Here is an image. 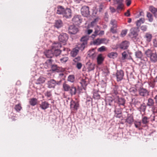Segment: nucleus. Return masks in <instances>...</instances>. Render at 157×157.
Here are the masks:
<instances>
[{
	"label": "nucleus",
	"mask_w": 157,
	"mask_h": 157,
	"mask_svg": "<svg viewBox=\"0 0 157 157\" xmlns=\"http://www.w3.org/2000/svg\"><path fill=\"white\" fill-rule=\"evenodd\" d=\"M114 4L117 5V11L119 13L124 9V4L123 0H114Z\"/></svg>",
	"instance_id": "7ed1b4c3"
},
{
	"label": "nucleus",
	"mask_w": 157,
	"mask_h": 157,
	"mask_svg": "<svg viewBox=\"0 0 157 157\" xmlns=\"http://www.w3.org/2000/svg\"><path fill=\"white\" fill-rule=\"evenodd\" d=\"M154 100L152 98H149L148 100V102L147 105L149 106H152L154 105Z\"/></svg>",
	"instance_id": "e433bc0d"
},
{
	"label": "nucleus",
	"mask_w": 157,
	"mask_h": 157,
	"mask_svg": "<svg viewBox=\"0 0 157 157\" xmlns=\"http://www.w3.org/2000/svg\"><path fill=\"white\" fill-rule=\"evenodd\" d=\"M53 60L51 59L47 60L44 64V66L46 68L51 67Z\"/></svg>",
	"instance_id": "b1692460"
},
{
	"label": "nucleus",
	"mask_w": 157,
	"mask_h": 157,
	"mask_svg": "<svg viewBox=\"0 0 157 157\" xmlns=\"http://www.w3.org/2000/svg\"><path fill=\"white\" fill-rule=\"evenodd\" d=\"M58 38L60 42L65 43L68 39V36L66 33H62L59 35Z\"/></svg>",
	"instance_id": "423d86ee"
},
{
	"label": "nucleus",
	"mask_w": 157,
	"mask_h": 157,
	"mask_svg": "<svg viewBox=\"0 0 157 157\" xmlns=\"http://www.w3.org/2000/svg\"><path fill=\"white\" fill-rule=\"evenodd\" d=\"M78 31V29L74 25H71L69 27L68 32L70 34H75L77 33Z\"/></svg>",
	"instance_id": "9b49d317"
},
{
	"label": "nucleus",
	"mask_w": 157,
	"mask_h": 157,
	"mask_svg": "<svg viewBox=\"0 0 157 157\" xmlns=\"http://www.w3.org/2000/svg\"><path fill=\"white\" fill-rule=\"evenodd\" d=\"M145 54L150 58L151 62L155 63L157 62V54L155 51L148 49L145 51Z\"/></svg>",
	"instance_id": "f257e3e1"
},
{
	"label": "nucleus",
	"mask_w": 157,
	"mask_h": 157,
	"mask_svg": "<svg viewBox=\"0 0 157 157\" xmlns=\"http://www.w3.org/2000/svg\"><path fill=\"white\" fill-rule=\"evenodd\" d=\"M61 47V45L59 43H57L54 44L52 46V48H59Z\"/></svg>",
	"instance_id": "de8ad7c7"
},
{
	"label": "nucleus",
	"mask_w": 157,
	"mask_h": 157,
	"mask_svg": "<svg viewBox=\"0 0 157 157\" xmlns=\"http://www.w3.org/2000/svg\"><path fill=\"white\" fill-rule=\"evenodd\" d=\"M125 103V100L122 98L118 99V103L119 105H124Z\"/></svg>",
	"instance_id": "ea45409f"
},
{
	"label": "nucleus",
	"mask_w": 157,
	"mask_h": 157,
	"mask_svg": "<svg viewBox=\"0 0 157 157\" xmlns=\"http://www.w3.org/2000/svg\"><path fill=\"white\" fill-rule=\"evenodd\" d=\"M86 45L85 43H82L78 45L77 48L79 50L82 51L84 49Z\"/></svg>",
	"instance_id": "cd10ccee"
},
{
	"label": "nucleus",
	"mask_w": 157,
	"mask_h": 157,
	"mask_svg": "<svg viewBox=\"0 0 157 157\" xmlns=\"http://www.w3.org/2000/svg\"><path fill=\"white\" fill-rule=\"evenodd\" d=\"M80 59L81 58L80 56H78L75 58L73 59V61L74 62V63H73V64L75 65L77 63H78V62L80 61Z\"/></svg>",
	"instance_id": "864d4df0"
},
{
	"label": "nucleus",
	"mask_w": 157,
	"mask_h": 157,
	"mask_svg": "<svg viewBox=\"0 0 157 157\" xmlns=\"http://www.w3.org/2000/svg\"><path fill=\"white\" fill-rule=\"evenodd\" d=\"M71 86L67 83L65 82L63 83V89L64 91H68Z\"/></svg>",
	"instance_id": "bb28decb"
},
{
	"label": "nucleus",
	"mask_w": 157,
	"mask_h": 157,
	"mask_svg": "<svg viewBox=\"0 0 157 157\" xmlns=\"http://www.w3.org/2000/svg\"><path fill=\"white\" fill-rule=\"evenodd\" d=\"M124 76V72L122 70H117L116 73L117 81L118 82L121 81Z\"/></svg>",
	"instance_id": "6e6552de"
},
{
	"label": "nucleus",
	"mask_w": 157,
	"mask_h": 157,
	"mask_svg": "<svg viewBox=\"0 0 157 157\" xmlns=\"http://www.w3.org/2000/svg\"><path fill=\"white\" fill-rule=\"evenodd\" d=\"M147 16L148 19V20L149 21L151 22L153 21L152 15L149 12H147Z\"/></svg>",
	"instance_id": "49530a36"
},
{
	"label": "nucleus",
	"mask_w": 157,
	"mask_h": 157,
	"mask_svg": "<svg viewBox=\"0 0 157 157\" xmlns=\"http://www.w3.org/2000/svg\"><path fill=\"white\" fill-rule=\"evenodd\" d=\"M63 16L66 18H69L71 17V11L69 8L65 9L63 12Z\"/></svg>",
	"instance_id": "9d476101"
},
{
	"label": "nucleus",
	"mask_w": 157,
	"mask_h": 157,
	"mask_svg": "<svg viewBox=\"0 0 157 157\" xmlns=\"http://www.w3.org/2000/svg\"><path fill=\"white\" fill-rule=\"evenodd\" d=\"M110 24L113 25L112 27L113 28L117 27V21L115 20H112L110 21Z\"/></svg>",
	"instance_id": "3c124183"
},
{
	"label": "nucleus",
	"mask_w": 157,
	"mask_h": 157,
	"mask_svg": "<svg viewBox=\"0 0 157 157\" xmlns=\"http://www.w3.org/2000/svg\"><path fill=\"white\" fill-rule=\"evenodd\" d=\"M86 67L89 71L93 70L94 68L95 64L90 62H87L86 63Z\"/></svg>",
	"instance_id": "a211bd4d"
},
{
	"label": "nucleus",
	"mask_w": 157,
	"mask_h": 157,
	"mask_svg": "<svg viewBox=\"0 0 157 157\" xmlns=\"http://www.w3.org/2000/svg\"><path fill=\"white\" fill-rule=\"evenodd\" d=\"M61 82V81H56L54 79H50L47 81V87L50 89H54L56 86L60 85Z\"/></svg>",
	"instance_id": "f03ea898"
},
{
	"label": "nucleus",
	"mask_w": 157,
	"mask_h": 157,
	"mask_svg": "<svg viewBox=\"0 0 157 157\" xmlns=\"http://www.w3.org/2000/svg\"><path fill=\"white\" fill-rule=\"evenodd\" d=\"M101 44H107L108 42V40L105 38L100 39Z\"/></svg>",
	"instance_id": "603ef678"
},
{
	"label": "nucleus",
	"mask_w": 157,
	"mask_h": 157,
	"mask_svg": "<svg viewBox=\"0 0 157 157\" xmlns=\"http://www.w3.org/2000/svg\"><path fill=\"white\" fill-rule=\"evenodd\" d=\"M70 109L71 111H77L79 106V102L77 101L71 100L70 101Z\"/></svg>",
	"instance_id": "20e7f679"
},
{
	"label": "nucleus",
	"mask_w": 157,
	"mask_h": 157,
	"mask_svg": "<svg viewBox=\"0 0 157 157\" xmlns=\"http://www.w3.org/2000/svg\"><path fill=\"white\" fill-rule=\"evenodd\" d=\"M152 111L153 113L155 114V113H157V105L154 106V105L152 106Z\"/></svg>",
	"instance_id": "4d7b16f0"
},
{
	"label": "nucleus",
	"mask_w": 157,
	"mask_h": 157,
	"mask_svg": "<svg viewBox=\"0 0 157 157\" xmlns=\"http://www.w3.org/2000/svg\"><path fill=\"white\" fill-rule=\"evenodd\" d=\"M52 52L53 53V56H57L60 55L61 53V50L59 48H52Z\"/></svg>",
	"instance_id": "5701e85b"
},
{
	"label": "nucleus",
	"mask_w": 157,
	"mask_h": 157,
	"mask_svg": "<svg viewBox=\"0 0 157 157\" xmlns=\"http://www.w3.org/2000/svg\"><path fill=\"white\" fill-rule=\"evenodd\" d=\"M105 47L104 46H102L98 49V51L102 52L105 51Z\"/></svg>",
	"instance_id": "052dcab7"
},
{
	"label": "nucleus",
	"mask_w": 157,
	"mask_h": 157,
	"mask_svg": "<svg viewBox=\"0 0 157 157\" xmlns=\"http://www.w3.org/2000/svg\"><path fill=\"white\" fill-rule=\"evenodd\" d=\"M142 123L145 124H147L149 122L148 118L146 116L142 117Z\"/></svg>",
	"instance_id": "c03bdc74"
},
{
	"label": "nucleus",
	"mask_w": 157,
	"mask_h": 157,
	"mask_svg": "<svg viewBox=\"0 0 157 157\" xmlns=\"http://www.w3.org/2000/svg\"><path fill=\"white\" fill-rule=\"evenodd\" d=\"M152 37V35L148 33H146L144 36V38H145L146 40L148 42L151 41Z\"/></svg>",
	"instance_id": "473e14b6"
},
{
	"label": "nucleus",
	"mask_w": 157,
	"mask_h": 157,
	"mask_svg": "<svg viewBox=\"0 0 157 157\" xmlns=\"http://www.w3.org/2000/svg\"><path fill=\"white\" fill-rule=\"evenodd\" d=\"M115 114H118V115H121V111L120 109H116L114 110Z\"/></svg>",
	"instance_id": "680f3d73"
},
{
	"label": "nucleus",
	"mask_w": 157,
	"mask_h": 157,
	"mask_svg": "<svg viewBox=\"0 0 157 157\" xmlns=\"http://www.w3.org/2000/svg\"><path fill=\"white\" fill-rule=\"evenodd\" d=\"M149 10L155 15V16L157 17V9L152 6H151L149 7Z\"/></svg>",
	"instance_id": "c85d7f7f"
},
{
	"label": "nucleus",
	"mask_w": 157,
	"mask_h": 157,
	"mask_svg": "<svg viewBox=\"0 0 157 157\" xmlns=\"http://www.w3.org/2000/svg\"><path fill=\"white\" fill-rule=\"evenodd\" d=\"M97 62L98 64H100L103 62L104 58L102 56V55H99L97 58Z\"/></svg>",
	"instance_id": "f704fd0d"
},
{
	"label": "nucleus",
	"mask_w": 157,
	"mask_h": 157,
	"mask_svg": "<svg viewBox=\"0 0 157 157\" xmlns=\"http://www.w3.org/2000/svg\"><path fill=\"white\" fill-rule=\"evenodd\" d=\"M49 104L46 101H42L40 104V108L43 110H45L49 107Z\"/></svg>",
	"instance_id": "ddd939ff"
},
{
	"label": "nucleus",
	"mask_w": 157,
	"mask_h": 157,
	"mask_svg": "<svg viewBox=\"0 0 157 157\" xmlns=\"http://www.w3.org/2000/svg\"><path fill=\"white\" fill-rule=\"evenodd\" d=\"M93 97L94 98L98 99L100 98V95L98 93H95L94 94Z\"/></svg>",
	"instance_id": "e2e57ef3"
},
{
	"label": "nucleus",
	"mask_w": 157,
	"mask_h": 157,
	"mask_svg": "<svg viewBox=\"0 0 157 157\" xmlns=\"http://www.w3.org/2000/svg\"><path fill=\"white\" fill-rule=\"evenodd\" d=\"M65 9L61 6L58 7L57 13L59 14H63Z\"/></svg>",
	"instance_id": "c756f323"
},
{
	"label": "nucleus",
	"mask_w": 157,
	"mask_h": 157,
	"mask_svg": "<svg viewBox=\"0 0 157 157\" xmlns=\"http://www.w3.org/2000/svg\"><path fill=\"white\" fill-rule=\"evenodd\" d=\"M139 95L142 97H145L147 96L149 94V91L143 87H140L138 90Z\"/></svg>",
	"instance_id": "39448f33"
},
{
	"label": "nucleus",
	"mask_w": 157,
	"mask_h": 157,
	"mask_svg": "<svg viewBox=\"0 0 157 157\" xmlns=\"http://www.w3.org/2000/svg\"><path fill=\"white\" fill-rule=\"evenodd\" d=\"M133 116L131 115L128 116L126 119V122H127L129 124H132L133 122Z\"/></svg>",
	"instance_id": "393cba45"
},
{
	"label": "nucleus",
	"mask_w": 157,
	"mask_h": 157,
	"mask_svg": "<svg viewBox=\"0 0 157 157\" xmlns=\"http://www.w3.org/2000/svg\"><path fill=\"white\" fill-rule=\"evenodd\" d=\"M45 96L47 98H50L52 96L51 91H47L44 93Z\"/></svg>",
	"instance_id": "8fccbe9b"
},
{
	"label": "nucleus",
	"mask_w": 157,
	"mask_h": 157,
	"mask_svg": "<svg viewBox=\"0 0 157 157\" xmlns=\"http://www.w3.org/2000/svg\"><path fill=\"white\" fill-rule=\"evenodd\" d=\"M63 23L60 20H58L55 21L54 26L56 28L59 29L63 26Z\"/></svg>",
	"instance_id": "6ab92c4d"
},
{
	"label": "nucleus",
	"mask_w": 157,
	"mask_h": 157,
	"mask_svg": "<svg viewBox=\"0 0 157 157\" xmlns=\"http://www.w3.org/2000/svg\"><path fill=\"white\" fill-rule=\"evenodd\" d=\"M128 30L127 29H125L124 30H123L121 33V35L123 37L125 36L127 33Z\"/></svg>",
	"instance_id": "13d9d810"
},
{
	"label": "nucleus",
	"mask_w": 157,
	"mask_h": 157,
	"mask_svg": "<svg viewBox=\"0 0 157 157\" xmlns=\"http://www.w3.org/2000/svg\"><path fill=\"white\" fill-rule=\"evenodd\" d=\"M68 81L71 82H73L75 81V76L74 75H70L68 77Z\"/></svg>",
	"instance_id": "a18cd8bd"
},
{
	"label": "nucleus",
	"mask_w": 157,
	"mask_h": 157,
	"mask_svg": "<svg viewBox=\"0 0 157 157\" xmlns=\"http://www.w3.org/2000/svg\"><path fill=\"white\" fill-rule=\"evenodd\" d=\"M37 103V99L36 98H32L30 99L29 103L31 105L34 106Z\"/></svg>",
	"instance_id": "7c9ffc66"
},
{
	"label": "nucleus",
	"mask_w": 157,
	"mask_h": 157,
	"mask_svg": "<svg viewBox=\"0 0 157 157\" xmlns=\"http://www.w3.org/2000/svg\"><path fill=\"white\" fill-rule=\"evenodd\" d=\"M22 108L21 104L20 103L16 105L14 107V109L16 111L18 112L21 110Z\"/></svg>",
	"instance_id": "37998d69"
},
{
	"label": "nucleus",
	"mask_w": 157,
	"mask_h": 157,
	"mask_svg": "<svg viewBox=\"0 0 157 157\" xmlns=\"http://www.w3.org/2000/svg\"><path fill=\"white\" fill-rule=\"evenodd\" d=\"M145 21L144 18H142L139 20H137L136 22V26L138 27H139L141 24H143Z\"/></svg>",
	"instance_id": "72a5a7b5"
},
{
	"label": "nucleus",
	"mask_w": 157,
	"mask_h": 157,
	"mask_svg": "<svg viewBox=\"0 0 157 157\" xmlns=\"http://www.w3.org/2000/svg\"><path fill=\"white\" fill-rule=\"evenodd\" d=\"M68 91H69V93L71 95L75 94L76 93V87L73 85H72Z\"/></svg>",
	"instance_id": "aec40b11"
},
{
	"label": "nucleus",
	"mask_w": 157,
	"mask_h": 157,
	"mask_svg": "<svg viewBox=\"0 0 157 157\" xmlns=\"http://www.w3.org/2000/svg\"><path fill=\"white\" fill-rule=\"evenodd\" d=\"M130 35L131 37H135L137 35V33L135 28H132L130 29Z\"/></svg>",
	"instance_id": "412c9836"
},
{
	"label": "nucleus",
	"mask_w": 157,
	"mask_h": 157,
	"mask_svg": "<svg viewBox=\"0 0 157 157\" xmlns=\"http://www.w3.org/2000/svg\"><path fill=\"white\" fill-rule=\"evenodd\" d=\"M88 40V37L87 36H84L82 37L80 41L82 43H85L87 44V41Z\"/></svg>",
	"instance_id": "a19ab883"
},
{
	"label": "nucleus",
	"mask_w": 157,
	"mask_h": 157,
	"mask_svg": "<svg viewBox=\"0 0 157 157\" xmlns=\"http://www.w3.org/2000/svg\"><path fill=\"white\" fill-rule=\"evenodd\" d=\"M69 59L68 57L66 56L62 55L60 56L59 63H65Z\"/></svg>",
	"instance_id": "2eb2a0df"
},
{
	"label": "nucleus",
	"mask_w": 157,
	"mask_h": 157,
	"mask_svg": "<svg viewBox=\"0 0 157 157\" xmlns=\"http://www.w3.org/2000/svg\"><path fill=\"white\" fill-rule=\"evenodd\" d=\"M129 45V42L126 40L122 42L119 45V48L122 49H127Z\"/></svg>",
	"instance_id": "f8f14e48"
},
{
	"label": "nucleus",
	"mask_w": 157,
	"mask_h": 157,
	"mask_svg": "<svg viewBox=\"0 0 157 157\" xmlns=\"http://www.w3.org/2000/svg\"><path fill=\"white\" fill-rule=\"evenodd\" d=\"M100 38H97V39L93 41V44L94 45H99L101 44V41Z\"/></svg>",
	"instance_id": "09e8293b"
},
{
	"label": "nucleus",
	"mask_w": 157,
	"mask_h": 157,
	"mask_svg": "<svg viewBox=\"0 0 157 157\" xmlns=\"http://www.w3.org/2000/svg\"><path fill=\"white\" fill-rule=\"evenodd\" d=\"M78 50L76 48H74L71 52V56L73 57L75 56L78 54Z\"/></svg>",
	"instance_id": "c9c22d12"
},
{
	"label": "nucleus",
	"mask_w": 157,
	"mask_h": 157,
	"mask_svg": "<svg viewBox=\"0 0 157 157\" xmlns=\"http://www.w3.org/2000/svg\"><path fill=\"white\" fill-rule=\"evenodd\" d=\"M122 58L123 59H125L126 57L128 56V54L127 52H124L122 53Z\"/></svg>",
	"instance_id": "69168bd1"
},
{
	"label": "nucleus",
	"mask_w": 157,
	"mask_h": 157,
	"mask_svg": "<svg viewBox=\"0 0 157 157\" xmlns=\"http://www.w3.org/2000/svg\"><path fill=\"white\" fill-rule=\"evenodd\" d=\"M72 21L74 24L78 25L82 22V19L80 16L75 15L73 18Z\"/></svg>",
	"instance_id": "0eeeda50"
},
{
	"label": "nucleus",
	"mask_w": 157,
	"mask_h": 157,
	"mask_svg": "<svg viewBox=\"0 0 157 157\" xmlns=\"http://www.w3.org/2000/svg\"><path fill=\"white\" fill-rule=\"evenodd\" d=\"M131 94L133 96H137L138 95L137 90L135 88L132 87L129 90Z\"/></svg>",
	"instance_id": "4be33fe9"
},
{
	"label": "nucleus",
	"mask_w": 157,
	"mask_h": 157,
	"mask_svg": "<svg viewBox=\"0 0 157 157\" xmlns=\"http://www.w3.org/2000/svg\"><path fill=\"white\" fill-rule=\"evenodd\" d=\"M46 78L43 76L40 77L36 80V84H40L44 83L45 80Z\"/></svg>",
	"instance_id": "f3484780"
},
{
	"label": "nucleus",
	"mask_w": 157,
	"mask_h": 157,
	"mask_svg": "<svg viewBox=\"0 0 157 157\" xmlns=\"http://www.w3.org/2000/svg\"><path fill=\"white\" fill-rule=\"evenodd\" d=\"M135 55L137 58L141 59L143 55L140 51H137L135 53Z\"/></svg>",
	"instance_id": "79ce46f5"
},
{
	"label": "nucleus",
	"mask_w": 157,
	"mask_h": 157,
	"mask_svg": "<svg viewBox=\"0 0 157 157\" xmlns=\"http://www.w3.org/2000/svg\"><path fill=\"white\" fill-rule=\"evenodd\" d=\"M136 128H139L141 125V122L140 121H135L134 122Z\"/></svg>",
	"instance_id": "6e6d98bb"
},
{
	"label": "nucleus",
	"mask_w": 157,
	"mask_h": 157,
	"mask_svg": "<svg viewBox=\"0 0 157 157\" xmlns=\"http://www.w3.org/2000/svg\"><path fill=\"white\" fill-rule=\"evenodd\" d=\"M76 64V67L78 69H80L82 67V64L80 63H77Z\"/></svg>",
	"instance_id": "0e129e2a"
},
{
	"label": "nucleus",
	"mask_w": 157,
	"mask_h": 157,
	"mask_svg": "<svg viewBox=\"0 0 157 157\" xmlns=\"http://www.w3.org/2000/svg\"><path fill=\"white\" fill-rule=\"evenodd\" d=\"M44 54L48 58H51L53 56L52 49L51 50H46L44 52Z\"/></svg>",
	"instance_id": "dca6fc26"
},
{
	"label": "nucleus",
	"mask_w": 157,
	"mask_h": 157,
	"mask_svg": "<svg viewBox=\"0 0 157 157\" xmlns=\"http://www.w3.org/2000/svg\"><path fill=\"white\" fill-rule=\"evenodd\" d=\"M141 29L143 31H145L147 29V26L146 25H143L141 26Z\"/></svg>",
	"instance_id": "774afa93"
},
{
	"label": "nucleus",
	"mask_w": 157,
	"mask_h": 157,
	"mask_svg": "<svg viewBox=\"0 0 157 157\" xmlns=\"http://www.w3.org/2000/svg\"><path fill=\"white\" fill-rule=\"evenodd\" d=\"M95 29L94 34H92L91 36V37L93 39H94L97 35H98V33L100 30V28L98 26H96L95 28Z\"/></svg>",
	"instance_id": "a878e982"
},
{
	"label": "nucleus",
	"mask_w": 157,
	"mask_h": 157,
	"mask_svg": "<svg viewBox=\"0 0 157 157\" xmlns=\"http://www.w3.org/2000/svg\"><path fill=\"white\" fill-rule=\"evenodd\" d=\"M146 108V106L145 103H143L141 105L139 108V110L140 112H145Z\"/></svg>",
	"instance_id": "4c0bfd02"
},
{
	"label": "nucleus",
	"mask_w": 157,
	"mask_h": 157,
	"mask_svg": "<svg viewBox=\"0 0 157 157\" xmlns=\"http://www.w3.org/2000/svg\"><path fill=\"white\" fill-rule=\"evenodd\" d=\"M113 93L115 95H117L118 94V92L117 90V88L116 87H115L112 91Z\"/></svg>",
	"instance_id": "338daca9"
},
{
	"label": "nucleus",
	"mask_w": 157,
	"mask_h": 157,
	"mask_svg": "<svg viewBox=\"0 0 157 157\" xmlns=\"http://www.w3.org/2000/svg\"><path fill=\"white\" fill-rule=\"evenodd\" d=\"M89 79L88 78L85 77L81 79L80 83L82 85V87L84 88L88 83Z\"/></svg>",
	"instance_id": "4468645a"
},
{
	"label": "nucleus",
	"mask_w": 157,
	"mask_h": 157,
	"mask_svg": "<svg viewBox=\"0 0 157 157\" xmlns=\"http://www.w3.org/2000/svg\"><path fill=\"white\" fill-rule=\"evenodd\" d=\"M99 19L98 18H96L95 19L94 21L91 22V25L92 26H94L96 25V22L98 21Z\"/></svg>",
	"instance_id": "bf43d9fd"
},
{
	"label": "nucleus",
	"mask_w": 157,
	"mask_h": 157,
	"mask_svg": "<svg viewBox=\"0 0 157 157\" xmlns=\"http://www.w3.org/2000/svg\"><path fill=\"white\" fill-rule=\"evenodd\" d=\"M51 68L52 70L53 71H56L58 72L59 70V67L57 66V65L56 64L52 65Z\"/></svg>",
	"instance_id": "58836bf2"
},
{
	"label": "nucleus",
	"mask_w": 157,
	"mask_h": 157,
	"mask_svg": "<svg viewBox=\"0 0 157 157\" xmlns=\"http://www.w3.org/2000/svg\"><path fill=\"white\" fill-rule=\"evenodd\" d=\"M155 83L156 82L154 80L151 81L149 82V85L150 87H151L152 88H154L156 85Z\"/></svg>",
	"instance_id": "5fc2aeb1"
},
{
	"label": "nucleus",
	"mask_w": 157,
	"mask_h": 157,
	"mask_svg": "<svg viewBox=\"0 0 157 157\" xmlns=\"http://www.w3.org/2000/svg\"><path fill=\"white\" fill-rule=\"evenodd\" d=\"M82 15L84 17H87L89 14V8L87 6H84L81 9Z\"/></svg>",
	"instance_id": "1a4fd4ad"
},
{
	"label": "nucleus",
	"mask_w": 157,
	"mask_h": 157,
	"mask_svg": "<svg viewBox=\"0 0 157 157\" xmlns=\"http://www.w3.org/2000/svg\"><path fill=\"white\" fill-rule=\"evenodd\" d=\"M117 56V54L116 52H112L109 53L108 55V56L110 58L114 59Z\"/></svg>",
	"instance_id": "2f4dec72"
}]
</instances>
